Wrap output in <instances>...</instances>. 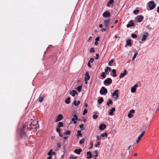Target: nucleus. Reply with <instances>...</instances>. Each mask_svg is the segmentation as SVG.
I'll use <instances>...</instances> for the list:
<instances>
[{
    "label": "nucleus",
    "mask_w": 159,
    "mask_h": 159,
    "mask_svg": "<svg viewBox=\"0 0 159 159\" xmlns=\"http://www.w3.org/2000/svg\"><path fill=\"white\" fill-rule=\"evenodd\" d=\"M156 5L154 1H150L147 3V9L148 10H152L156 7Z\"/></svg>",
    "instance_id": "obj_1"
},
{
    "label": "nucleus",
    "mask_w": 159,
    "mask_h": 159,
    "mask_svg": "<svg viewBox=\"0 0 159 159\" xmlns=\"http://www.w3.org/2000/svg\"><path fill=\"white\" fill-rule=\"evenodd\" d=\"M112 82V80L110 78H107L104 81V84L106 85H109L111 84Z\"/></svg>",
    "instance_id": "obj_2"
},
{
    "label": "nucleus",
    "mask_w": 159,
    "mask_h": 159,
    "mask_svg": "<svg viewBox=\"0 0 159 159\" xmlns=\"http://www.w3.org/2000/svg\"><path fill=\"white\" fill-rule=\"evenodd\" d=\"M99 92L101 95H105L107 93V90L105 87H102Z\"/></svg>",
    "instance_id": "obj_3"
},
{
    "label": "nucleus",
    "mask_w": 159,
    "mask_h": 159,
    "mask_svg": "<svg viewBox=\"0 0 159 159\" xmlns=\"http://www.w3.org/2000/svg\"><path fill=\"white\" fill-rule=\"evenodd\" d=\"M118 90H116L112 94V97L113 98L115 99L118 98L119 97V95L118 93Z\"/></svg>",
    "instance_id": "obj_4"
},
{
    "label": "nucleus",
    "mask_w": 159,
    "mask_h": 159,
    "mask_svg": "<svg viewBox=\"0 0 159 159\" xmlns=\"http://www.w3.org/2000/svg\"><path fill=\"white\" fill-rule=\"evenodd\" d=\"M102 16L105 18L109 17L110 16V13L108 11H106L103 13Z\"/></svg>",
    "instance_id": "obj_5"
},
{
    "label": "nucleus",
    "mask_w": 159,
    "mask_h": 159,
    "mask_svg": "<svg viewBox=\"0 0 159 159\" xmlns=\"http://www.w3.org/2000/svg\"><path fill=\"white\" fill-rule=\"evenodd\" d=\"M143 19V16L141 15H138L135 18V20L138 22H140Z\"/></svg>",
    "instance_id": "obj_6"
},
{
    "label": "nucleus",
    "mask_w": 159,
    "mask_h": 159,
    "mask_svg": "<svg viewBox=\"0 0 159 159\" xmlns=\"http://www.w3.org/2000/svg\"><path fill=\"white\" fill-rule=\"evenodd\" d=\"M145 133V132L144 131L142 132V133L139 136L138 139H137L136 141V142L137 143H138L139 142V141L141 139Z\"/></svg>",
    "instance_id": "obj_7"
},
{
    "label": "nucleus",
    "mask_w": 159,
    "mask_h": 159,
    "mask_svg": "<svg viewBox=\"0 0 159 159\" xmlns=\"http://www.w3.org/2000/svg\"><path fill=\"white\" fill-rule=\"evenodd\" d=\"M111 21V20L110 19H107L104 20V25L107 28L109 24Z\"/></svg>",
    "instance_id": "obj_8"
},
{
    "label": "nucleus",
    "mask_w": 159,
    "mask_h": 159,
    "mask_svg": "<svg viewBox=\"0 0 159 159\" xmlns=\"http://www.w3.org/2000/svg\"><path fill=\"white\" fill-rule=\"evenodd\" d=\"M20 136L21 137L25 138L27 137V135L25 133V131L23 129H20Z\"/></svg>",
    "instance_id": "obj_9"
},
{
    "label": "nucleus",
    "mask_w": 159,
    "mask_h": 159,
    "mask_svg": "<svg viewBox=\"0 0 159 159\" xmlns=\"http://www.w3.org/2000/svg\"><path fill=\"white\" fill-rule=\"evenodd\" d=\"M63 116L61 114H59L57 116L56 120H55L56 122H57L63 119Z\"/></svg>",
    "instance_id": "obj_10"
},
{
    "label": "nucleus",
    "mask_w": 159,
    "mask_h": 159,
    "mask_svg": "<svg viewBox=\"0 0 159 159\" xmlns=\"http://www.w3.org/2000/svg\"><path fill=\"white\" fill-rule=\"evenodd\" d=\"M90 78V76L89 75L88 72H86L85 74L84 80L85 81H87L89 80Z\"/></svg>",
    "instance_id": "obj_11"
},
{
    "label": "nucleus",
    "mask_w": 159,
    "mask_h": 159,
    "mask_svg": "<svg viewBox=\"0 0 159 159\" xmlns=\"http://www.w3.org/2000/svg\"><path fill=\"white\" fill-rule=\"evenodd\" d=\"M69 94L73 97H74L75 94H78L77 91L75 90H72V91H70Z\"/></svg>",
    "instance_id": "obj_12"
},
{
    "label": "nucleus",
    "mask_w": 159,
    "mask_h": 159,
    "mask_svg": "<svg viewBox=\"0 0 159 159\" xmlns=\"http://www.w3.org/2000/svg\"><path fill=\"white\" fill-rule=\"evenodd\" d=\"M138 87V85L137 84H135L134 86L131 87V91L132 93H134L136 91L137 87Z\"/></svg>",
    "instance_id": "obj_13"
},
{
    "label": "nucleus",
    "mask_w": 159,
    "mask_h": 159,
    "mask_svg": "<svg viewBox=\"0 0 159 159\" xmlns=\"http://www.w3.org/2000/svg\"><path fill=\"white\" fill-rule=\"evenodd\" d=\"M149 35V34L147 32H145L144 33V34L143 35V37L142 39V41H144V40H146V38Z\"/></svg>",
    "instance_id": "obj_14"
},
{
    "label": "nucleus",
    "mask_w": 159,
    "mask_h": 159,
    "mask_svg": "<svg viewBox=\"0 0 159 159\" xmlns=\"http://www.w3.org/2000/svg\"><path fill=\"white\" fill-rule=\"evenodd\" d=\"M134 24L133 22V21L131 20L129 22V23L127 25L126 27L127 28H129L130 26H134Z\"/></svg>",
    "instance_id": "obj_15"
},
{
    "label": "nucleus",
    "mask_w": 159,
    "mask_h": 159,
    "mask_svg": "<svg viewBox=\"0 0 159 159\" xmlns=\"http://www.w3.org/2000/svg\"><path fill=\"white\" fill-rule=\"evenodd\" d=\"M127 73V71L125 69L124 71V72L123 73H122L120 74V75L119 76L120 78H122L124 77L126 74Z\"/></svg>",
    "instance_id": "obj_16"
},
{
    "label": "nucleus",
    "mask_w": 159,
    "mask_h": 159,
    "mask_svg": "<svg viewBox=\"0 0 159 159\" xmlns=\"http://www.w3.org/2000/svg\"><path fill=\"white\" fill-rule=\"evenodd\" d=\"M106 126L105 125L101 124L99 126V128L100 130H102L105 129L106 128Z\"/></svg>",
    "instance_id": "obj_17"
},
{
    "label": "nucleus",
    "mask_w": 159,
    "mask_h": 159,
    "mask_svg": "<svg viewBox=\"0 0 159 159\" xmlns=\"http://www.w3.org/2000/svg\"><path fill=\"white\" fill-rule=\"evenodd\" d=\"M44 97L43 95L40 94L38 98L39 101L40 102H42L43 100Z\"/></svg>",
    "instance_id": "obj_18"
},
{
    "label": "nucleus",
    "mask_w": 159,
    "mask_h": 159,
    "mask_svg": "<svg viewBox=\"0 0 159 159\" xmlns=\"http://www.w3.org/2000/svg\"><path fill=\"white\" fill-rule=\"evenodd\" d=\"M81 151V149L80 148L77 149L75 150L74 152H75V153H76L77 154H80Z\"/></svg>",
    "instance_id": "obj_19"
},
{
    "label": "nucleus",
    "mask_w": 159,
    "mask_h": 159,
    "mask_svg": "<svg viewBox=\"0 0 159 159\" xmlns=\"http://www.w3.org/2000/svg\"><path fill=\"white\" fill-rule=\"evenodd\" d=\"M131 40L130 39H128L126 41V44L125 45V47H127L128 46L131 45Z\"/></svg>",
    "instance_id": "obj_20"
},
{
    "label": "nucleus",
    "mask_w": 159,
    "mask_h": 159,
    "mask_svg": "<svg viewBox=\"0 0 159 159\" xmlns=\"http://www.w3.org/2000/svg\"><path fill=\"white\" fill-rule=\"evenodd\" d=\"M115 111V108L114 107H113L110 111L109 114L110 115L112 116L113 115V112Z\"/></svg>",
    "instance_id": "obj_21"
},
{
    "label": "nucleus",
    "mask_w": 159,
    "mask_h": 159,
    "mask_svg": "<svg viewBox=\"0 0 159 159\" xmlns=\"http://www.w3.org/2000/svg\"><path fill=\"white\" fill-rule=\"evenodd\" d=\"M87 156H88L87 158H92V153L91 152L89 151L87 153Z\"/></svg>",
    "instance_id": "obj_22"
},
{
    "label": "nucleus",
    "mask_w": 159,
    "mask_h": 159,
    "mask_svg": "<svg viewBox=\"0 0 159 159\" xmlns=\"http://www.w3.org/2000/svg\"><path fill=\"white\" fill-rule=\"evenodd\" d=\"M114 0H110L107 3V6L109 7L110 6V4H112L113 3Z\"/></svg>",
    "instance_id": "obj_23"
},
{
    "label": "nucleus",
    "mask_w": 159,
    "mask_h": 159,
    "mask_svg": "<svg viewBox=\"0 0 159 159\" xmlns=\"http://www.w3.org/2000/svg\"><path fill=\"white\" fill-rule=\"evenodd\" d=\"M70 97H68L67 98H66L65 100V103L66 104H68L70 102Z\"/></svg>",
    "instance_id": "obj_24"
},
{
    "label": "nucleus",
    "mask_w": 159,
    "mask_h": 159,
    "mask_svg": "<svg viewBox=\"0 0 159 159\" xmlns=\"http://www.w3.org/2000/svg\"><path fill=\"white\" fill-rule=\"evenodd\" d=\"M112 72L113 73V76L114 77H116L117 75L116 74V71L115 69H113L112 70Z\"/></svg>",
    "instance_id": "obj_25"
},
{
    "label": "nucleus",
    "mask_w": 159,
    "mask_h": 159,
    "mask_svg": "<svg viewBox=\"0 0 159 159\" xmlns=\"http://www.w3.org/2000/svg\"><path fill=\"white\" fill-rule=\"evenodd\" d=\"M98 102L99 104H101L103 101V98H101L98 100Z\"/></svg>",
    "instance_id": "obj_26"
},
{
    "label": "nucleus",
    "mask_w": 159,
    "mask_h": 159,
    "mask_svg": "<svg viewBox=\"0 0 159 159\" xmlns=\"http://www.w3.org/2000/svg\"><path fill=\"white\" fill-rule=\"evenodd\" d=\"M82 87V86H78L77 88H76V89L79 92H80L81 90Z\"/></svg>",
    "instance_id": "obj_27"
},
{
    "label": "nucleus",
    "mask_w": 159,
    "mask_h": 159,
    "mask_svg": "<svg viewBox=\"0 0 159 159\" xmlns=\"http://www.w3.org/2000/svg\"><path fill=\"white\" fill-rule=\"evenodd\" d=\"M93 153L94 154V157H98V152H97V150L93 152Z\"/></svg>",
    "instance_id": "obj_28"
},
{
    "label": "nucleus",
    "mask_w": 159,
    "mask_h": 159,
    "mask_svg": "<svg viewBox=\"0 0 159 159\" xmlns=\"http://www.w3.org/2000/svg\"><path fill=\"white\" fill-rule=\"evenodd\" d=\"M58 125H57L58 127H62L63 125V123L61 122H60L58 123Z\"/></svg>",
    "instance_id": "obj_29"
},
{
    "label": "nucleus",
    "mask_w": 159,
    "mask_h": 159,
    "mask_svg": "<svg viewBox=\"0 0 159 159\" xmlns=\"http://www.w3.org/2000/svg\"><path fill=\"white\" fill-rule=\"evenodd\" d=\"M100 136L101 137H104L105 136L107 137V134L106 132H105L104 133H102Z\"/></svg>",
    "instance_id": "obj_30"
},
{
    "label": "nucleus",
    "mask_w": 159,
    "mask_h": 159,
    "mask_svg": "<svg viewBox=\"0 0 159 159\" xmlns=\"http://www.w3.org/2000/svg\"><path fill=\"white\" fill-rule=\"evenodd\" d=\"M137 54H138V53H137V52H135V53H134V56H133V57H132V61L134 60Z\"/></svg>",
    "instance_id": "obj_31"
},
{
    "label": "nucleus",
    "mask_w": 159,
    "mask_h": 159,
    "mask_svg": "<svg viewBox=\"0 0 159 159\" xmlns=\"http://www.w3.org/2000/svg\"><path fill=\"white\" fill-rule=\"evenodd\" d=\"M105 72H102L101 75V76L104 79L106 78V76L105 75Z\"/></svg>",
    "instance_id": "obj_32"
},
{
    "label": "nucleus",
    "mask_w": 159,
    "mask_h": 159,
    "mask_svg": "<svg viewBox=\"0 0 159 159\" xmlns=\"http://www.w3.org/2000/svg\"><path fill=\"white\" fill-rule=\"evenodd\" d=\"M77 136H81L82 135V134H81V132L80 130H78L77 131Z\"/></svg>",
    "instance_id": "obj_33"
},
{
    "label": "nucleus",
    "mask_w": 159,
    "mask_h": 159,
    "mask_svg": "<svg viewBox=\"0 0 159 159\" xmlns=\"http://www.w3.org/2000/svg\"><path fill=\"white\" fill-rule=\"evenodd\" d=\"M139 11L138 10L136 9L134 10L133 11V13L135 15H137L138 14V12Z\"/></svg>",
    "instance_id": "obj_34"
},
{
    "label": "nucleus",
    "mask_w": 159,
    "mask_h": 159,
    "mask_svg": "<svg viewBox=\"0 0 159 159\" xmlns=\"http://www.w3.org/2000/svg\"><path fill=\"white\" fill-rule=\"evenodd\" d=\"M112 103V101L111 99L109 100V101L108 102H107V105L109 106L110 104H111Z\"/></svg>",
    "instance_id": "obj_35"
},
{
    "label": "nucleus",
    "mask_w": 159,
    "mask_h": 159,
    "mask_svg": "<svg viewBox=\"0 0 159 159\" xmlns=\"http://www.w3.org/2000/svg\"><path fill=\"white\" fill-rule=\"evenodd\" d=\"M52 149H51L50 150L49 152H48L47 154H48V156H50L51 157V156H52Z\"/></svg>",
    "instance_id": "obj_36"
},
{
    "label": "nucleus",
    "mask_w": 159,
    "mask_h": 159,
    "mask_svg": "<svg viewBox=\"0 0 159 159\" xmlns=\"http://www.w3.org/2000/svg\"><path fill=\"white\" fill-rule=\"evenodd\" d=\"M84 142V139H81L80 142H79V143L80 144H83Z\"/></svg>",
    "instance_id": "obj_37"
},
{
    "label": "nucleus",
    "mask_w": 159,
    "mask_h": 159,
    "mask_svg": "<svg viewBox=\"0 0 159 159\" xmlns=\"http://www.w3.org/2000/svg\"><path fill=\"white\" fill-rule=\"evenodd\" d=\"M131 37H132V38L135 39L137 38V35L136 34H131Z\"/></svg>",
    "instance_id": "obj_38"
},
{
    "label": "nucleus",
    "mask_w": 159,
    "mask_h": 159,
    "mask_svg": "<svg viewBox=\"0 0 159 159\" xmlns=\"http://www.w3.org/2000/svg\"><path fill=\"white\" fill-rule=\"evenodd\" d=\"M114 61V60L112 59L111 60H110L109 62H108V65L109 66H112L111 64V63L113 62Z\"/></svg>",
    "instance_id": "obj_39"
},
{
    "label": "nucleus",
    "mask_w": 159,
    "mask_h": 159,
    "mask_svg": "<svg viewBox=\"0 0 159 159\" xmlns=\"http://www.w3.org/2000/svg\"><path fill=\"white\" fill-rule=\"evenodd\" d=\"M73 117L75 119V120H78V118L77 117V116L76 114H74L73 115Z\"/></svg>",
    "instance_id": "obj_40"
},
{
    "label": "nucleus",
    "mask_w": 159,
    "mask_h": 159,
    "mask_svg": "<svg viewBox=\"0 0 159 159\" xmlns=\"http://www.w3.org/2000/svg\"><path fill=\"white\" fill-rule=\"evenodd\" d=\"M98 117V116L94 114L93 115V118L94 119H97Z\"/></svg>",
    "instance_id": "obj_41"
},
{
    "label": "nucleus",
    "mask_w": 159,
    "mask_h": 159,
    "mask_svg": "<svg viewBox=\"0 0 159 159\" xmlns=\"http://www.w3.org/2000/svg\"><path fill=\"white\" fill-rule=\"evenodd\" d=\"M87 112V110L86 109H85L84 110L83 114V115H85L86 114Z\"/></svg>",
    "instance_id": "obj_42"
},
{
    "label": "nucleus",
    "mask_w": 159,
    "mask_h": 159,
    "mask_svg": "<svg viewBox=\"0 0 159 159\" xmlns=\"http://www.w3.org/2000/svg\"><path fill=\"white\" fill-rule=\"evenodd\" d=\"M70 131L69 130H68L64 133V134L66 135H69L70 134Z\"/></svg>",
    "instance_id": "obj_43"
},
{
    "label": "nucleus",
    "mask_w": 159,
    "mask_h": 159,
    "mask_svg": "<svg viewBox=\"0 0 159 159\" xmlns=\"http://www.w3.org/2000/svg\"><path fill=\"white\" fill-rule=\"evenodd\" d=\"M95 52L94 49L93 48H90V52Z\"/></svg>",
    "instance_id": "obj_44"
},
{
    "label": "nucleus",
    "mask_w": 159,
    "mask_h": 159,
    "mask_svg": "<svg viewBox=\"0 0 159 159\" xmlns=\"http://www.w3.org/2000/svg\"><path fill=\"white\" fill-rule=\"evenodd\" d=\"M28 129L30 130H31L34 129V128L33 127L31 126H30V127H28Z\"/></svg>",
    "instance_id": "obj_45"
},
{
    "label": "nucleus",
    "mask_w": 159,
    "mask_h": 159,
    "mask_svg": "<svg viewBox=\"0 0 159 159\" xmlns=\"http://www.w3.org/2000/svg\"><path fill=\"white\" fill-rule=\"evenodd\" d=\"M128 116L129 118H131L133 116L131 114L129 113L128 114Z\"/></svg>",
    "instance_id": "obj_46"
},
{
    "label": "nucleus",
    "mask_w": 159,
    "mask_h": 159,
    "mask_svg": "<svg viewBox=\"0 0 159 159\" xmlns=\"http://www.w3.org/2000/svg\"><path fill=\"white\" fill-rule=\"evenodd\" d=\"M77 157H73V156H71L70 157V159H77Z\"/></svg>",
    "instance_id": "obj_47"
},
{
    "label": "nucleus",
    "mask_w": 159,
    "mask_h": 159,
    "mask_svg": "<svg viewBox=\"0 0 159 159\" xmlns=\"http://www.w3.org/2000/svg\"><path fill=\"white\" fill-rule=\"evenodd\" d=\"M73 103H74V104L76 106H78V104H77V101L76 100H74V101Z\"/></svg>",
    "instance_id": "obj_48"
},
{
    "label": "nucleus",
    "mask_w": 159,
    "mask_h": 159,
    "mask_svg": "<svg viewBox=\"0 0 159 159\" xmlns=\"http://www.w3.org/2000/svg\"><path fill=\"white\" fill-rule=\"evenodd\" d=\"M93 61H94L93 58L92 57L90 59V60L89 61L90 62L92 63Z\"/></svg>",
    "instance_id": "obj_49"
},
{
    "label": "nucleus",
    "mask_w": 159,
    "mask_h": 159,
    "mask_svg": "<svg viewBox=\"0 0 159 159\" xmlns=\"http://www.w3.org/2000/svg\"><path fill=\"white\" fill-rule=\"evenodd\" d=\"M96 137L97 138V139L98 140H99L101 139V136H96Z\"/></svg>",
    "instance_id": "obj_50"
},
{
    "label": "nucleus",
    "mask_w": 159,
    "mask_h": 159,
    "mask_svg": "<svg viewBox=\"0 0 159 159\" xmlns=\"http://www.w3.org/2000/svg\"><path fill=\"white\" fill-rule=\"evenodd\" d=\"M37 124V123L36 124ZM36 125V124H35L33 122H31V123L29 124V126H34L35 125Z\"/></svg>",
    "instance_id": "obj_51"
},
{
    "label": "nucleus",
    "mask_w": 159,
    "mask_h": 159,
    "mask_svg": "<svg viewBox=\"0 0 159 159\" xmlns=\"http://www.w3.org/2000/svg\"><path fill=\"white\" fill-rule=\"evenodd\" d=\"M135 111L134 109H132L130 111V113L131 114L134 113Z\"/></svg>",
    "instance_id": "obj_52"
},
{
    "label": "nucleus",
    "mask_w": 159,
    "mask_h": 159,
    "mask_svg": "<svg viewBox=\"0 0 159 159\" xmlns=\"http://www.w3.org/2000/svg\"><path fill=\"white\" fill-rule=\"evenodd\" d=\"M56 131L57 133H61L60 130V129L59 128H57L56 129Z\"/></svg>",
    "instance_id": "obj_53"
},
{
    "label": "nucleus",
    "mask_w": 159,
    "mask_h": 159,
    "mask_svg": "<svg viewBox=\"0 0 159 159\" xmlns=\"http://www.w3.org/2000/svg\"><path fill=\"white\" fill-rule=\"evenodd\" d=\"M99 57V54L98 53L96 54V57L95 58L96 59H98Z\"/></svg>",
    "instance_id": "obj_54"
},
{
    "label": "nucleus",
    "mask_w": 159,
    "mask_h": 159,
    "mask_svg": "<svg viewBox=\"0 0 159 159\" xmlns=\"http://www.w3.org/2000/svg\"><path fill=\"white\" fill-rule=\"evenodd\" d=\"M106 69L109 71H111V68L110 67H109L107 66V67H106Z\"/></svg>",
    "instance_id": "obj_55"
},
{
    "label": "nucleus",
    "mask_w": 159,
    "mask_h": 159,
    "mask_svg": "<svg viewBox=\"0 0 159 159\" xmlns=\"http://www.w3.org/2000/svg\"><path fill=\"white\" fill-rule=\"evenodd\" d=\"M105 74H108L109 73L108 72V70H107V69L106 68V69H105Z\"/></svg>",
    "instance_id": "obj_56"
},
{
    "label": "nucleus",
    "mask_w": 159,
    "mask_h": 159,
    "mask_svg": "<svg viewBox=\"0 0 159 159\" xmlns=\"http://www.w3.org/2000/svg\"><path fill=\"white\" fill-rule=\"evenodd\" d=\"M87 65L89 68H91V66L90 64V62L88 61V63L87 64Z\"/></svg>",
    "instance_id": "obj_57"
},
{
    "label": "nucleus",
    "mask_w": 159,
    "mask_h": 159,
    "mask_svg": "<svg viewBox=\"0 0 159 159\" xmlns=\"http://www.w3.org/2000/svg\"><path fill=\"white\" fill-rule=\"evenodd\" d=\"M57 147L58 148H60L61 146V143H58L57 144Z\"/></svg>",
    "instance_id": "obj_58"
},
{
    "label": "nucleus",
    "mask_w": 159,
    "mask_h": 159,
    "mask_svg": "<svg viewBox=\"0 0 159 159\" xmlns=\"http://www.w3.org/2000/svg\"><path fill=\"white\" fill-rule=\"evenodd\" d=\"M106 28H102V29L101 30H100V31H101V32H104L105 31H106Z\"/></svg>",
    "instance_id": "obj_59"
},
{
    "label": "nucleus",
    "mask_w": 159,
    "mask_h": 159,
    "mask_svg": "<svg viewBox=\"0 0 159 159\" xmlns=\"http://www.w3.org/2000/svg\"><path fill=\"white\" fill-rule=\"evenodd\" d=\"M100 145V143L99 142H98L97 143L95 144V146L96 147H97L98 145Z\"/></svg>",
    "instance_id": "obj_60"
},
{
    "label": "nucleus",
    "mask_w": 159,
    "mask_h": 159,
    "mask_svg": "<svg viewBox=\"0 0 159 159\" xmlns=\"http://www.w3.org/2000/svg\"><path fill=\"white\" fill-rule=\"evenodd\" d=\"M99 39H100V38H99V37H97L96 38V39H95V40L96 41H98L99 40Z\"/></svg>",
    "instance_id": "obj_61"
},
{
    "label": "nucleus",
    "mask_w": 159,
    "mask_h": 159,
    "mask_svg": "<svg viewBox=\"0 0 159 159\" xmlns=\"http://www.w3.org/2000/svg\"><path fill=\"white\" fill-rule=\"evenodd\" d=\"M84 126V125L83 124H81L80 125V128H82Z\"/></svg>",
    "instance_id": "obj_62"
},
{
    "label": "nucleus",
    "mask_w": 159,
    "mask_h": 159,
    "mask_svg": "<svg viewBox=\"0 0 159 159\" xmlns=\"http://www.w3.org/2000/svg\"><path fill=\"white\" fill-rule=\"evenodd\" d=\"M92 38V37H91V36H90L89 37V38L87 40V41L88 42H89L90 41V39Z\"/></svg>",
    "instance_id": "obj_63"
},
{
    "label": "nucleus",
    "mask_w": 159,
    "mask_h": 159,
    "mask_svg": "<svg viewBox=\"0 0 159 159\" xmlns=\"http://www.w3.org/2000/svg\"><path fill=\"white\" fill-rule=\"evenodd\" d=\"M146 127L145 126H143L142 127H141V129H142V130L143 129H146Z\"/></svg>",
    "instance_id": "obj_64"
}]
</instances>
